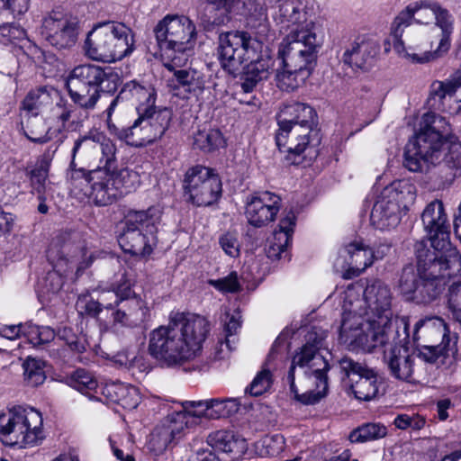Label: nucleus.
<instances>
[{"mask_svg":"<svg viewBox=\"0 0 461 461\" xmlns=\"http://www.w3.org/2000/svg\"><path fill=\"white\" fill-rule=\"evenodd\" d=\"M209 420H217L231 416L238 412L240 402L238 398L209 399Z\"/></svg>","mask_w":461,"mask_h":461,"instance_id":"47","label":"nucleus"},{"mask_svg":"<svg viewBox=\"0 0 461 461\" xmlns=\"http://www.w3.org/2000/svg\"><path fill=\"white\" fill-rule=\"evenodd\" d=\"M175 439L174 436L163 425L155 429L149 440V447L156 453L163 452Z\"/></svg>","mask_w":461,"mask_h":461,"instance_id":"59","label":"nucleus"},{"mask_svg":"<svg viewBox=\"0 0 461 461\" xmlns=\"http://www.w3.org/2000/svg\"><path fill=\"white\" fill-rule=\"evenodd\" d=\"M273 65L274 60L270 57L260 56L256 60H251L248 65H242L240 69H243L244 74L250 77L252 80L259 82L269 77Z\"/></svg>","mask_w":461,"mask_h":461,"instance_id":"48","label":"nucleus"},{"mask_svg":"<svg viewBox=\"0 0 461 461\" xmlns=\"http://www.w3.org/2000/svg\"><path fill=\"white\" fill-rule=\"evenodd\" d=\"M279 129L276 135L278 149L290 154H302L310 143L312 130L289 122H278Z\"/></svg>","mask_w":461,"mask_h":461,"instance_id":"22","label":"nucleus"},{"mask_svg":"<svg viewBox=\"0 0 461 461\" xmlns=\"http://www.w3.org/2000/svg\"><path fill=\"white\" fill-rule=\"evenodd\" d=\"M384 359L392 376L402 381H411L415 357L409 353L407 348L393 347L384 353Z\"/></svg>","mask_w":461,"mask_h":461,"instance_id":"27","label":"nucleus"},{"mask_svg":"<svg viewBox=\"0 0 461 461\" xmlns=\"http://www.w3.org/2000/svg\"><path fill=\"white\" fill-rule=\"evenodd\" d=\"M342 252L348 257L347 263L350 269L344 274L345 278H351L353 276H357L367 267L373 265L371 249L365 246L362 241H352L345 246Z\"/></svg>","mask_w":461,"mask_h":461,"instance_id":"30","label":"nucleus"},{"mask_svg":"<svg viewBox=\"0 0 461 461\" xmlns=\"http://www.w3.org/2000/svg\"><path fill=\"white\" fill-rule=\"evenodd\" d=\"M72 113V104L63 99H59L51 109L50 116L48 121L51 127V132L55 133L56 137L63 132L67 122L71 118Z\"/></svg>","mask_w":461,"mask_h":461,"instance_id":"42","label":"nucleus"},{"mask_svg":"<svg viewBox=\"0 0 461 461\" xmlns=\"http://www.w3.org/2000/svg\"><path fill=\"white\" fill-rule=\"evenodd\" d=\"M447 328L441 318L436 316L425 317L418 321L413 330V340L422 338L435 337L442 339L439 345L422 346L419 357L423 361L433 364L437 367L450 368L457 360L456 338L447 335Z\"/></svg>","mask_w":461,"mask_h":461,"instance_id":"11","label":"nucleus"},{"mask_svg":"<svg viewBox=\"0 0 461 461\" xmlns=\"http://www.w3.org/2000/svg\"><path fill=\"white\" fill-rule=\"evenodd\" d=\"M449 132L450 125L444 117L427 113L421 129L408 141L404 152V165L412 172H422L438 163L441 188L451 185L461 169V142L446 140Z\"/></svg>","mask_w":461,"mask_h":461,"instance_id":"3","label":"nucleus"},{"mask_svg":"<svg viewBox=\"0 0 461 461\" xmlns=\"http://www.w3.org/2000/svg\"><path fill=\"white\" fill-rule=\"evenodd\" d=\"M314 117L315 111L312 107L306 104L294 102L284 106L279 122H289L291 124H300L312 130Z\"/></svg>","mask_w":461,"mask_h":461,"instance_id":"33","label":"nucleus"},{"mask_svg":"<svg viewBox=\"0 0 461 461\" xmlns=\"http://www.w3.org/2000/svg\"><path fill=\"white\" fill-rule=\"evenodd\" d=\"M169 430L174 438H177L185 429L193 427L191 420L186 417L183 411H176L167 417L166 423L163 424Z\"/></svg>","mask_w":461,"mask_h":461,"instance_id":"56","label":"nucleus"},{"mask_svg":"<svg viewBox=\"0 0 461 461\" xmlns=\"http://www.w3.org/2000/svg\"><path fill=\"white\" fill-rule=\"evenodd\" d=\"M134 39L131 30L121 23L105 22L95 24L87 33L84 50L95 61L113 63L132 53Z\"/></svg>","mask_w":461,"mask_h":461,"instance_id":"7","label":"nucleus"},{"mask_svg":"<svg viewBox=\"0 0 461 461\" xmlns=\"http://www.w3.org/2000/svg\"><path fill=\"white\" fill-rule=\"evenodd\" d=\"M138 118L126 128L123 136L128 145L143 147L160 139L167 131L173 113L167 107H157L155 103L136 105Z\"/></svg>","mask_w":461,"mask_h":461,"instance_id":"12","label":"nucleus"},{"mask_svg":"<svg viewBox=\"0 0 461 461\" xmlns=\"http://www.w3.org/2000/svg\"><path fill=\"white\" fill-rule=\"evenodd\" d=\"M393 424L399 429L420 430L425 425V419L419 414H399L395 417Z\"/></svg>","mask_w":461,"mask_h":461,"instance_id":"63","label":"nucleus"},{"mask_svg":"<svg viewBox=\"0 0 461 461\" xmlns=\"http://www.w3.org/2000/svg\"><path fill=\"white\" fill-rule=\"evenodd\" d=\"M41 33L51 46L68 49L77 42L78 23L69 15L52 12L42 19Z\"/></svg>","mask_w":461,"mask_h":461,"instance_id":"18","label":"nucleus"},{"mask_svg":"<svg viewBox=\"0 0 461 461\" xmlns=\"http://www.w3.org/2000/svg\"><path fill=\"white\" fill-rule=\"evenodd\" d=\"M446 280L452 281L448 288V305L461 323V255L456 249L445 256Z\"/></svg>","mask_w":461,"mask_h":461,"instance_id":"23","label":"nucleus"},{"mask_svg":"<svg viewBox=\"0 0 461 461\" xmlns=\"http://www.w3.org/2000/svg\"><path fill=\"white\" fill-rule=\"evenodd\" d=\"M41 413L31 407L14 406L0 412V439L20 448L33 447L44 438Z\"/></svg>","mask_w":461,"mask_h":461,"instance_id":"9","label":"nucleus"},{"mask_svg":"<svg viewBox=\"0 0 461 461\" xmlns=\"http://www.w3.org/2000/svg\"><path fill=\"white\" fill-rule=\"evenodd\" d=\"M30 344L34 347L42 346L51 342L56 332L48 326H37L32 323L23 324V333Z\"/></svg>","mask_w":461,"mask_h":461,"instance_id":"44","label":"nucleus"},{"mask_svg":"<svg viewBox=\"0 0 461 461\" xmlns=\"http://www.w3.org/2000/svg\"><path fill=\"white\" fill-rule=\"evenodd\" d=\"M102 132H93L88 135L83 136L77 139L72 149V160L70 162L71 172L75 169V158L79 150H82L85 153H88L91 151L97 152L99 142H97V138L101 137Z\"/></svg>","mask_w":461,"mask_h":461,"instance_id":"54","label":"nucleus"},{"mask_svg":"<svg viewBox=\"0 0 461 461\" xmlns=\"http://www.w3.org/2000/svg\"><path fill=\"white\" fill-rule=\"evenodd\" d=\"M218 53L222 68L230 75H237L245 61L254 55L252 38L246 32L233 31L221 33Z\"/></svg>","mask_w":461,"mask_h":461,"instance_id":"16","label":"nucleus"},{"mask_svg":"<svg viewBox=\"0 0 461 461\" xmlns=\"http://www.w3.org/2000/svg\"><path fill=\"white\" fill-rule=\"evenodd\" d=\"M131 286L132 283L131 279L128 277L125 272L122 273L120 279L113 284V292L115 296L114 303L139 296L131 289Z\"/></svg>","mask_w":461,"mask_h":461,"instance_id":"61","label":"nucleus"},{"mask_svg":"<svg viewBox=\"0 0 461 461\" xmlns=\"http://www.w3.org/2000/svg\"><path fill=\"white\" fill-rule=\"evenodd\" d=\"M454 22L450 12L436 1L410 3L392 23L395 52L417 63L442 57L450 48Z\"/></svg>","mask_w":461,"mask_h":461,"instance_id":"1","label":"nucleus"},{"mask_svg":"<svg viewBox=\"0 0 461 461\" xmlns=\"http://www.w3.org/2000/svg\"><path fill=\"white\" fill-rule=\"evenodd\" d=\"M118 241L124 252L146 257L150 255L157 246L158 237L135 229L123 228Z\"/></svg>","mask_w":461,"mask_h":461,"instance_id":"25","label":"nucleus"},{"mask_svg":"<svg viewBox=\"0 0 461 461\" xmlns=\"http://www.w3.org/2000/svg\"><path fill=\"white\" fill-rule=\"evenodd\" d=\"M294 225L295 217L293 213L280 221L278 230L274 232L273 240L267 249V258L276 260L286 257Z\"/></svg>","mask_w":461,"mask_h":461,"instance_id":"29","label":"nucleus"},{"mask_svg":"<svg viewBox=\"0 0 461 461\" xmlns=\"http://www.w3.org/2000/svg\"><path fill=\"white\" fill-rule=\"evenodd\" d=\"M409 326L410 319L408 316L390 317V323L386 324V327H384L386 339L375 348L382 347L389 341H392L394 347L407 348L406 345L409 343L410 339Z\"/></svg>","mask_w":461,"mask_h":461,"instance_id":"34","label":"nucleus"},{"mask_svg":"<svg viewBox=\"0 0 461 461\" xmlns=\"http://www.w3.org/2000/svg\"><path fill=\"white\" fill-rule=\"evenodd\" d=\"M51 160L52 156L49 152L44 153L37 161L34 168L30 172L31 185L33 192L38 194L39 200L45 199Z\"/></svg>","mask_w":461,"mask_h":461,"instance_id":"36","label":"nucleus"},{"mask_svg":"<svg viewBox=\"0 0 461 461\" xmlns=\"http://www.w3.org/2000/svg\"><path fill=\"white\" fill-rule=\"evenodd\" d=\"M387 433L386 428L379 423L364 424L350 432L348 439L352 443H363L384 438Z\"/></svg>","mask_w":461,"mask_h":461,"instance_id":"45","label":"nucleus"},{"mask_svg":"<svg viewBox=\"0 0 461 461\" xmlns=\"http://www.w3.org/2000/svg\"><path fill=\"white\" fill-rule=\"evenodd\" d=\"M207 443L213 449L231 453L235 457L247 451L245 439L231 430L221 429L210 433L207 437Z\"/></svg>","mask_w":461,"mask_h":461,"instance_id":"31","label":"nucleus"},{"mask_svg":"<svg viewBox=\"0 0 461 461\" xmlns=\"http://www.w3.org/2000/svg\"><path fill=\"white\" fill-rule=\"evenodd\" d=\"M285 41L295 42L298 41L302 44L308 46H321L322 41L317 35L315 32V26L313 23H308L306 25L297 26L291 30V32L283 40Z\"/></svg>","mask_w":461,"mask_h":461,"instance_id":"46","label":"nucleus"},{"mask_svg":"<svg viewBox=\"0 0 461 461\" xmlns=\"http://www.w3.org/2000/svg\"><path fill=\"white\" fill-rule=\"evenodd\" d=\"M58 92L49 86H41L31 90L24 97L22 106L23 109L32 115H38L41 109L52 101V95Z\"/></svg>","mask_w":461,"mask_h":461,"instance_id":"40","label":"nucleus"},{"mask_svg":"<svg viewBox=\"0 0 461 461\" xmlns=\"http://www.w3.org/2000/svg\"><path fill=\"white\" fill-rule=\"evenodd\" d=\"M225 146V140L218 129L203 127L193 136V147L203 152H212Z\"/></svg>","mask_w":461,"mask_h":461,"instance_id":"37","label":"nucleus"},{"mask_svg":"<svg viewBox=\"0 0 461 461\" xmlns=\"http://www.w3.org/2000/svg\"><path fill=\"white\" fill-rule=\"evenodd\" d=\"M418 246H422V243ZM418 246L416 251L419 258L420 283L410 301L427 304L438 298L447 284L444 271L445 254L436 253L429 249H420Z\"/></svg>","mask_w":461,"mask_h":461,"instance_id":"13","label":"nucleus"},{"mask_svg":"<svg viewBox=\"0 0 461 461\" xmlns=\"http://www.w3.org/2000/svg\"><path fill=\"white\" fill-rule=\"evenodd\" d=\"M207 284L213 286L221 293H237L241 286L239 282L237 272H230L227 276L219 279H209Z\"/></svg>","mask_w":461,"mask_h":461,"instance_id":"58","label":"nucleus"},{"mask_svg":"<svg viewBox=\"0 0 461 461\" xmlns=\"http://www.w3.org/2000/svg\"><path fill=\"white\" fill-rule=\"evenodd\" d=\"M219 244L226 255L231 258L240 256V244L237 232L228 231L223 233L219 238Z\"/></svg>","mask_w":461,"mask_h":461,"instance_id":"64","label":"nucleus"},{"mask_svg":"<svg viewBox=\"0 0 461 461\" xmlns=\"http://www.w3.org/2000/svg\"><path fill=\"white\" fill-rule=\"evenodd\" d=\"M99 90L107 93H114L121 84V77L117 71L112 68H102Z\"/></svg>","mask_w":461,"mask_h":461,"instance_id":"62","label":"nucleus"},{"mask_svg":"<svg viewBox=\"0 0 461 461\" xmlns=\"http://www.w3.org/2000/svg\"><path fill=\"white\" fill-rule=\"evenodd\" d=\"M209 333V322L200 315L172 312L168 323L149 332L148 350L167 366L182 364L196 356Z\"/></svg>","mask_w":461,"mask_h":461,"instance_id":"4","label":"nucleus"},{"mask_svg":"<svg viewBox=\"0 0 461 461\" xmlns=\"http://www.w3.org/2000/svg\"><path fill=\"white\" fill-rule=\"evenodd\" d=\"M68 384L82 393H87L97 387V381L85 369H77L68 378Z\"/></svg>","mask_w":461,"mask_h":461,"instance_id":"53","label":"nucleus"},{"mask_svg":"<svg viewBox=\"0 0 461 461\" xmlns=\"http://www.w3.org/2000/svg\"><path fill=\"white\" fill-rule=\"evenodd\" d=\"M26 37V32L16 23H4L0 25V43L8 45L15 41L23 40Z\"/></svg>","mask_w":461,"mask_h":461,"instance_id":"60","label":"nucleus"},{"mask_svg":"<svg viewBox=\"0 0 461 461\" xmlns=\"http://www.w3.org/2000/svg\"><path fill=\"white\" fill-rule=\"evenodd\" d=\"M391 289L380 280L367 284L363 298L354 287L344 293L339 339L352 350L371 352L386 339L392 312Z\"/></svg>","mask_w":461,"mask_h":461,"instance_id":"2","label":"nucleus"},{"mask_svg":"<svg viewBox=\"0 0 461 461\" xmlns=\"http://www.w3.org/2000/svg\"><path fill=\"white\" fill-rule=\"evenodd\" d=\"M416 199V187L408 180H397L383 189L375 201L371 223L378 230L395 228L401 221L402 212Z\"/></svg>","mask_w":461,"mask_h":461,"instance_id":"10","label":"nucleus"},{"mask_svg":"<svg viewBox=\"0 0 461 461\" xmlns=\"http://www.w3.org/2000/svg\"><path fill=\"white\" fill-rule=\"evenodd\" d=\"M99 142L97 152L101 153L99 162L101 166L97 168H105L113 170L116 164V146L112 140L101 133V137L97 138Z\"/></svg>","mask_w":461,"mask_h":461,"instance_id":"50","label":"nucleus"},{"mask_svg":"<svg viewBox=\"0 0 461 461\" xmlns=\"http://www.w3.org/2000/svg\"><path fill=\"white\" fill-rule=\"evenodd\" d=\"M183 411L191 420V425L195 426L202 418L209 420L210 401H185L182 403Z\"/></svg>","mask_w":461,"mask_h":461,"instance_id":"51","label":"nucleus"},{"mask_svg":"<svg viewBox=\"0 0 461 461\" xmlns=\"http://www.w3.org/2000/svg\"><path fill=\"white\" fill-rule=\"evenodd\" d=\"M25 379L32 386L41 384L46 378L43 370V362L35 358L28 357L23 363Z\"/></svg>","mask_w":461,"mask_h":461,"instance_id":"55","label":"nucleus"},{"mask_svg":"<svg viewBox=\"0 0 461 461\" xmlns=\"http://www.w3.org/2000/svg\"><path fill=\"white\" fill-rule=\"evenodd\" d=\"M104 301V299L100 298ZM103 304L98 300H95L89 294H81L76 303L77 311L80 315L96 317L102 311Z\"/></svg>","mask_w":461,"mask_h":461,"instance_id":"57","label":"nucleus"},{"mask_svg":"<svg viewBox=\"0 0 461 461\" xmlns=\"http://www.w3.org/2000/svg\"><path fill=\"white\" fill-rule=\"evenodd\" d=\"M114 304L121 305V307L125 309L127 314L137 326L144 321L149 312L146 303L140 296L131 297V299L114 303Z\"/></svg>","mask_w":461,"mask_h":461,"instance_id":"52","label":"nucleus"},{"mask_svg":"<svg viewBox=\"0 0 461 461\" xmlns=\"http://www.w3.org/2000/svg\"><path fill=\"white\" fill-rule=\"evenodd\" d=\"M380 51L379 41L375 38H357L343 54L345 64L352 68H364L371 65Z\"/></svg>","mask_w":461,"mask_h":461,"instance_id":"24","label":"nucleus"},{"mask_svg":"<svg viewBox=\"0 0 461 461\" xmlns=\"http://www.w3.org/2000/svg\"><path fill=\"white\" fill-rule=\"evenodd\" d=\"M161 217L162 210L156 205L147 210H129L124 215L123 228L157 235Z\"/></svg>","mask_w":461,"mask_h":461,"instance_id":"26","label":"nucleus"},{"mask_svg":"<svg viewBox=\"0 0 461 461\" xmlns=\"http://www.w3.org/2000/svg\"><path fill=\"white\" fill-rule=\"evenodd\" d=\"M102 67L95 64H82L75 67L69 73L66 85L95 86L100 84Z\"/></svg>","mask_w":461,"mask_h":461,"instance_id":"35","label":"nucleus"},{"mask_svg":"<svg viewBox=\"0 0 461 461\" xmlns=\"http://www.w3.org/2000/svg\"><path fill=\"white\" fill-rule=\"evenodd\" d=\"M157 94L150 86H143L136 80H131L124 84L119 93V98L122 100H135L137 105L156 103Z\"/></svg>","mask_w":461,"mask_h":461,"instance_id":"38","label":"nucleus"},{"mask_svg":"<svg viewBox=\"0 0 461 461\" xmlns=\"http://www.w3.org/2000/svg\"><path fill=\"white\" fill-rule=\"evenodd\" d=\"M284 70L276 76L280 89L293 91L303 86L312 75L315 67L317 55L303 50H291L280 46Z\"/></svg>","mask_w":461,"mask_h":461,"instance_id":"15","label":"nucleus"},{"mask_svg":"<svg viewBox=\"0 0 461 461\" xmlns=\"http://www.w3.org/2000/svg\"><path fill=\"white\" fill-rule=\"evenodd\" d=\"M421 221L433 251L444 255L453 249L449 242V221L441 200L435 199L426 205Z\"/></svg>","mask_w":461,"mask_h":461,"instance_id":"17","label":"nucleus"},{"mask_svg":"<svg viewBox=\"0 0 461 461\" xmlns=\"http://www.w3.org/2000/svg\"><path fill=\"white\" fill-rule=\"evenodd\" d=\"M103 393L111 402L128 410L135 409L140 402L139 389L130 384L113 383L104 388Z\"/></svg>","mask_w":461,"mask_h":461,"instance_id":"32","label":"nucleus"},{"mask_svg":"<svg viewBox=\"0 0 461 461\" xmlns=\"http://www.w3.org/2000/svg\"><path fill=\"white\" fill-rule=\"evenodd\" d=\"M339 366L341 372L349 378L350 391L357 400L371 401L378 394L381 382L373 369L348 357L341 358Z\"/></svg>","mask_w":461,"mask_h":461,"instance_id":"19","label":"nucleus"},{"mask_svg":"<svg viewBox=\"0 0 461 461\" xmlns=\"http://www.w3.org/2000/svg\"><path fill=\"white\" fill-rule=\"evenodd\" d=\"M68 245H64L59 250L56 245L52 244L47 251V258L54 268L46 276V286L50 293L55 294L62 288L64 285L63 274L68 273L74 267H77V273L81 272L90 267L95 258L94 253L89 255L87 260L83 259L80 262L75 256L68 258L64 255L65 252L68 251Z\"/></svg>","mask_w":461,"mask_h":461,"instance_id":"20","label":"nucleus"},{"mask_svg":"<svg viewBox=\"0 0 461 461\" xmlns=\"http://www.w3.org/2000/svg\"><path fill=\"white\" fill-rule=\"evenodd\" d=\"M272 357L273 353H270L263 368L256 375L252 382L246 388V393L252 396H260L270 390L274 382L273 374L268 367Z\"/></svg>","mask_w":461,"mask_h":461,"instance_id":"43","label":"nucleus"},{"mask_svg":"<svg viewBox=\"0 0 461 461\" xmlns=\"http://www.w3.org/2000/svg\"><path fill=\"white\" fill-rule=\"evenodd\" d=\"M420 283L419 258H417V271L412 266L405 267L402 269L399 281L400 291L408 301H410L413 295V293L419 286Z\"/></svg>","mask_w":461,"mask_h":461,"instance_id":"49","label":"nucleus"},{"mask_svg":"<svg viewBox=\"0 0 461 461\" xmlns=\"http://www.w3.org/2000/svg\"><path fill=\"white\" fill-rule=\"evenodd\" d=\"M184 190L193 204L209 206L220 198L221 181L213 169L197 165L185 172Z\"/></svg>","mask_w":461,"mask_h":461,"instance_id":"14","label":"nucleus"},{"mask_svg":"<svg viewBox=\"0 0 461 461\" xmlns=\"http://www.w3.org/2000/svg\"><path fill=\"white\" fill-rule=\"evenodd\" d=\"M184 65H176L170 68L168 61L165 63V67L173 72V78L171 79L172 86L174 89H183L184 92L198 96L203 94L204 90V78L203 75L195 69H181Z\"/></svg>","mask_w":461,"mask_h":461,"instance_id":"28","label":"nucleus"},{"mask_svg":"<svg viewBox=\"0 0 461 461\" xmlns=\"http://www.w3.org/2000/svg\"><path fill=\"white\" fill-rule=\"evenodd\" d=\"M154 34L170 68L185 65L196 39L194 23L185 15L167 14L155 26Z\"/></svg>","mask_w":461,"mask_h":461,"instance_id":"8","label":"nucleus"},{"mask_svg":"<svg viewBox=\"0 0 461 461\" xmlns=\"http://www.w3.org/2000/svg\"><path fill=\"white\" fill-rule=\"evenodd\" d=\"M326 338L327 330L312 327L305 335V343L293 357L287 381L290 393L302 404H315L328 393L330 366L320 353Z\"/></svg>","mask_w":461,"mask_h":461,"instance_id":"5","label":"nucleus"},{"mask_svg":"<svg viewBox=\"0 0 461 461\" xmlns=\"http://www.w3.org/2000/svg\"><path fill=\"white\" fill-rule=\"evenodd\" d=\"M281 205L278 195L270 192H262L248 198L245 215L248 222L254 227H263L273 221Z\"/></svg>","mask_w":461,"mask_h":461,"instance_id":"21","label":"nucleus"},{"mask_svg":"<svg viewBox=\"0 0 461 461\" xmlns=\"http://www.w3.org/2000/svg\"><path fill=\"white\" fill-rule=\"evenodd\" d=\"M67 88L74 104L86 110L94 109L100 98V90L95 86L67 85Z\"/></svg>","mask_w":461,"mask_h":461,"instance_id":"41","label":"nucleus"},{"mask_svg":"<svg viewBox=\"0 0 461 461\" xmlns=\"http://www.w3.org/2000/svg\"><path fill=\"white\" fill-rule=\"evenodd\" d=\"M78 179L89 185L88 196L98 206L112 204L135 190L140 182L138 172L127 167L120 170L95 168L87 172L83 168L73 170L71 173L73 185H76V181Z\"/></svg>","mask_w":461,"mask_h":461,"instance_id":"6","label":"nucleus"},{"mask_svg":"<svg viewBox=\"0 0 461 461\" xmlns=\"http://www.w3.org/2000/svg\"><path fill=\"white\" fill-rule=\"evenodd\" d=\"M24 133L30 140L36 143H46L56 138L55 133L51 132L49 121L38 115H31L26 120Z\"/></svg>","mask_w":461,"mask_h":461,"instance_id":"39","label":"nucleus"}]
</instances>
